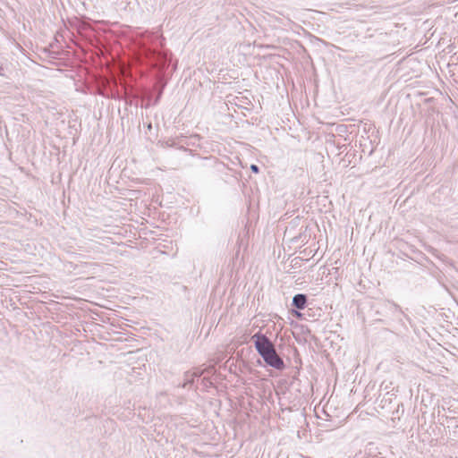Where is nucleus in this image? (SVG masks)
<instances>
[{"label": "nucleus", "mask_w": 458, "mask_h": 458, "mask_svg": "<svg viewBox=\"0 0 458 458\" xmlns=\"http://www.w3.org/2000/svg\"><path fill=\"white\" fill-rule=\"evenodd\" d=\"M307 303V296L303 293H298L293 298V306L298 310H303Z\"/></svg>", "instance_id": "3"}, {"label": "nucleus", "mask_w": 458, "mask_h": 458, "mask_svg": "<svg viewBox=\"0 0 458 458\" xmlns=\"http://www.w3.org/2000/svg\"><path fill=\"white\" fill-rule=\"evenodd\" d=\"M252 340L258 353L268 366L279 370L284 368L283 359L277 354L275 345L267 335L259 332L252 336Z\"/></svg>", "instance_id": "1"}, {"label": "nucleus", "mask_w": 458, "mask_h": 458, "mask_svg": "<svg viewBox=\"0 0 458 458\" xmlns=\"http://www.w3.org/2000/svg\"><path fill=\"white\" fill-rule=\"evenodd\" d=\"M144 51L147 58L155 59L157 63L160 64V65H165L167 62V56L165 53L150 48H146Z\"/></svg>", "instance_id": "2"}, {"label": "nucleus", "mask_w": 458, "mask_h": 458, "mask_svg": "<svg viewBox=\"0 0 458 458\" xmlns=\"http://www.w3.org/2000/svg\"><path fill=\"white\" fill-rule=\"evenodd\" d=\"M386 306L392 311H397L400 310V307L397 304L391 302V301H387Z\"/></svg>", "instance_id": "5"}, {"label": "nucleus", "mask_w": 458, "mask_h": 458, "mask_svg": "<svg viewBox=\"0 0 458 458\" xmlns=\"http://www.w3.org/2000/svg\"><path fill=\"white\" fill-rule=\"evenodd\" d=\"M295 314H296L297 317H301V313L300 312L295 311Z\"/></svg>", "instance_id": "7"}, {"label": "nucleus", "mask_w": 458, "mask_h": 458, "mask_svg": "<svg viewBox=\"0 0 458 458\" xmlns=\"http://www.w3.org/2000/svg\"><path fill=\"white\" fill-rule=\"evenodd\" d=\"M202 372H186L185 373V382L182 385V387H186L187 386H190L192 384L194 379L196 377H199L201 376Z\"/></svg>", "instance_id": "4"}, {"label": "nucleus", "mask_w": 458, "mask_h": 458, "mask_svg": "<svg viewBox=\"0 0 458 458\" xmlns=\"http://www.w3.org/2000/svg\"><path fill=\"white\" fill-rule=\"evenodd\" d=\"M250 170H251L253 173L257 174V173H259V166H258L257 165H250Z\"/></svg>", "instance_id": "6"}]
</instances>
